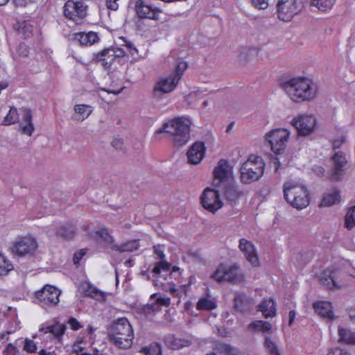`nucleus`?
I'll return each mask as SVG.
<instances>
[{
    "instance_id": "obj_58",
    "label": "nucleus",
    "mask_w": 355,
    "mask_h": 355,
    "mask_svg": "<svg viewBox=\"0 0 355 355\" xmlns=\"http://www.w3.org/2000/svg\"><path fill=\"white\" fill-rule=\"evenodd\" d=\"M5 352L6 355H17L18 350L13 344L9 343L5 349Z\"/></svg>"
},
{
    "instance_id": "obj_53",
    "label": "nucleus",
    "mask_w": 355,
    "mask_h": 355,
    "mask_svg": "<svg viewBox=\"0 0 355 355\" xmlns=\"http://www.w3.org/2000/svg\"><path fill=\"white\" fill-rule=\"evenodd\" d=\"M252 5L259 10H265L268 6V0H250Z\"/></svg>"
},
{
    "instance_id": "obj_12",
    "label": "nucleus",
    "mask_w": 355,
    "mask_h": 355,
    "mask_svg": "<svg viewBox=\"0 0 355 355\" xmlns=\"http://www.w3.org/2000/svg\"><path fill=\"white\" fill-rule=\"evenodd\" d=\"M60 294L61 291L56 287L46 285L42 289L35 293V297L40 306L47 309L48 307L55 306L59 303Z\"/></svg>"
},
{
    "instance_id": "obj_1",
    "label": "nucleus",
    "mask_w": 355,
    "mask_h": 355,
    "mask_svg": "<svg viewBox=\"0 0 355 355\" xmlns=\"http://www.w3.org/2000/svg\"><path fill=\"white\" fill-rule=\"evenodd\" d=\"M282 87L289 98L295 103L313 100L318 94V87L312 79L298 76L284 81Z\"/></svg>"
},
{
    "instance_id": "obj_48",
    "label": "nucleus",
    "mask_w": 355,
    "mask_h": 355,
    "mask_svg": "<svg viewBox=\"0 0 355 355\" xmlns=\"http://www.w3.org/2000/svg\"><path fill=\"white\" fill-rule=\"evenodd\" d=\"M86 343L84 342L83 338H78L77 340L73 345L72 349L74 352L77 354L87 355L86 352H84Z\"/></svg>"
},
{
    "instance_id": "obj_34",
    "label": "nucleus",
    "mask_w": 355,
    "mask_h": 355,
    "mask_svg": "<svg viewBox=\"0 0 355 355\" xmlns=\"http://www.w3.org/2000/svg\"><path fill=\"white\" fill-rule=\"evenodd\" d=\"M76 233V227L73 223L60 225L56 227V234L60 237L72 238Z\"/></svg>"
},
{
    "instance_id": "obj_54",
    "label": "nucleus",
    "mask_w": 355,
    "mask_h": 355,
    "mask_svg": "<svg viewBox=\"0 0 355 355\" xmlns=\"http://www.w3.org/2000/svg\"><path fill=\"white\" fill-rule=\"evenodd\" d=\"M220 349L225 355H236V351L234 348L227 344L220 345Z\"/></svg>"
},
{
    "instance_id": "obj_44",
    "label": "nucleus",
    "mask_w": 355,
    "mask_h": 355,
    "mask_svg": "<svg viewBox=\"0 0 355 355\" xmlns=\"http://www.w3.org/2000/svg\"><path fill=\"white\" fill-rule=\"evenodd\" d=\"M140 352L144 355H161L162 349L159 344L152 343L148 347L141 348Z\"/></svg>"
},
{
    "instance_id": "obj_25",
    "label": "nucleus",
    "mask_w": 355,
    "mask_h": 355,
    "mask_svg": "<svg viewBox=\"0 0 355 355\" xmlns=\"http://www.w3.org/2000/svg\"><path fill=\"white\" fill-rule=\"evenodd\" d=\"M82 229L84 232L87 233V234L91 236L92 238H94L98 241H102L107 244L112 243V237L108 233L107 229L105 228L99 227L94 232H92L89 231V225L87 224H85L83 225Z\"/></svg>"
},
{
    "instance_id": "obj_39",
    "label": "nucleus",
    "mask_w": 355,
    "mask_h": 355,
    "mask_svg": "<svg viewBox=\"0 0 355 355\" xmlns=\"http://www.w3.org/2000/svg\"><path fill=\"white\" fill-rule=\"evenodd\" d=\"M345 227L350 230L355 227V205L348 208L345 216Z\"/></svg>"
},
{
    "instance_id": "obj_26",
    "label": "nucleus",
    "mask_w": 355,
    "mask_h": 355,
    "mask_svg": "<svg viewBox=\"0 0 355 355\" xmlns=\"http://www.w3.org/2000/svg\"><path fill=\"white\" fill-rule=\"evenodd\" d=\"M259 53V49L256 46H243L239 49V59L242 63H246L256 59Z\"/></svg>"
},
{
    "instance_id": "obj_59",
    "label": "nucleus",
    "mask_w": 355,
    "mask_h": 355,
    "mask_svg": "<svg viewBox=\"0 0 355 355\" xmlns=\"http://www.w3.org/2000/svg\"><path fill=\"white\" fill-rule=\"evenodd\" d=\"M68 324L70 326L71 329L74 331H77L82 327L80 322L74 318H69Z\"/></svg>"
},
{
    "instance_id": "obj_47",
    "label": "nucleus",
    "mask_w": 355,
    "mask_h": 355,
    "mask_svg": "<svg viewBox=\"0 0 355 355\" xmlns=\"http://www.w3.org/2000/svg\"><path fill=\"white\" fill-rule=\"evenodd\" d=\"M264 345L270 355H280L275 342L270 337L265 338Z\"/></svg>"
},
{
    "instance_id": "obj_4",
    "label": "nucleus",
    "mask_w": 355,
    "mask_h": 355,
    "mask_svg": "<svg viewBox=\"0 0 355 355\" xmlns=\"http://www.w3.org/2000/svg\"><path fill=\"white\" fill-rule=\"evenodd\" d=\"M171 265L168 262H163L152 270L154 284L162 290L170 292L173 296L180 298L186 295V286L175 288L171 282Z\"/></svg>"
},
{
    "instance_id": "obj_63",
    "label": "nucleus",
    "mask_w": 355,
    "mask_h": 355,
    "mask_svg": "<svg viewBox=\"0 0 355 355\" xmlns=\"http://www.w3.org/2000/svg\"><path fill=\"white\" fill-rule=\"evenodd\" d=\"M11 1L15 6L21 7L25 6L30 1V0H11Z\"/></svg>"
},
{
    "instance_id": "obj_33",
    "label": "nucleus",
    "mask_w": 355,
    "mask_h": 355,
    "mask_svg": "<svg viewBox=\"0 0 355 355\" xmlns=\"http://www.w3.org/2000/svg\"><path fill=\"white\" fill-rule=\"evenodd\" d=\"M338 333L339 342L348 345H355V331L339 327Z\"/></svg>"
},
{
    "instance_id": "obj_60",
    "label": "nucleus",
    "mask_w": 355,
    "mask_h": 355,
    "mask_svg": "<svg viewBox=\"0 0 355 355\" xmlns=\"http://www.w3.org/2000/svg\"><path fill=\"white\" fill-rule=\"evenodd\" d=\"M119 0H106L105 3L107 8L112 10H116L119 8Z\"/></svg>"
},
{
    "instance_id": "obj_51",
    "label": "nucleus",
    "mask_w": 355,
    "mask_h": 355,
    "mask_svg": "<svg viewBox=\"0 0 355 355\" xmlns=\"http://www.w3.org/2000/svg\"><path fill=\"white\" fill-rule=\"evenodd\" d=\"M154 252H155V254L157 256V257L160 259V261L159 263H156V265L154 266L153 269L156 266L162 263L163 262H166L164 260L165 255L164 253V247L163 246L159 245L154 246Z\"/></svg>"
},
{
    "instance_id": "obj_16",
    "label": "nucleus",
    "mask_w": 355,
    "mask_h": 355,
    "mask_svg": "<svg viewBox=\"0 0 355 355\" xmlns=\"http://www.w3.org/2000/svg\"><path fill=\"white\" fill-rule=\"evenodd\" d=\"M125 55V50L117 46H112L104 49L98 53L96 58L102 62L105 68H109L114 62L116 58H121Z\"/></svg>"
},
{
    "instance_id": "obj_40",
    "label": "nucleus",
    "mask_w": 355,
    "mask_h": 355,
    "mask_svg": "<svg viewBox=\"0 0 355 355\" xmlns=\"http://www.w3.org/2000/svg\"><path fill=\"white\" fill-rule=\"evenodd\" d=\"M33 26L31 22L24 21L19 24L18 31L24 38L30 37L33 34Z\"/></svg>"
},
{
    "instance_id": "obj_56",
    "label": "nucleus",
    "mask_w": 355,
    "mask_h": 355,
    "mask_svg": "<svg viewBox=\"0 0 355 355\" xmlns=\"http://www.w3.org/2000/svg\"><path fill=\"white\" fill-rule=\"evenodd\" d=\"M87 249H81L80 250L76 252L73 254V262L74 264L78 265L81 260V259L86 254Z\"/></svg>"
},
{
    "instance_id": "obj_52",
    "label": "nucleus",
    "mask_w": 355,
    "mask_h": 355,
    "mask_svg": "<svg viewBox=\"0 0 355 355\" xmlns=\"http://www.w3.org/2000/svg\"><path fill=\"white\" fill-rule=\"evenodd\" d=\"M17 54L21 58L28 56L29 53V49L26 44L24 43H20L17 47Z\"/></svg>"
},
{
    "instance_id": "obj_42",
    "label": "nucleus",
    "mask_w": 355,
    "mask_h": 355,
    "mask_svg": "<svg viewBox=\"0 0 355 355\" xmlns=\"http://www.w3.org/2000/svg\"><path fill=\"white\" fill-rule=\"evenodd\" d=\"M335 2L336 0H311L312 6L317 7L319 10L322 11L330 9Z\"/></svg>"
},
{
    "instance_id": "obj_11",
    "label": "nucleus",
    "mask_w": 355,
    "mask_h": 355,
    "mask_svg": "<svg viewBox=\"0 0 355 355\" xmlns=\"http://www.w3.org/2000/svg\"><path fill=\"white\" fill-rule=\"evenodd\" d=\"M291 124L297 129L300 135L306 136L314 132L317 121L313 114L301 113L292 119Z\"/></svg>"
},
{
    "instance_id": "obj_41",
    "label": "nucleus",
    "mask_w": 355,
    "mask_h": 355,
    "mask_svg": "<svg viewBox=\"0 0 355 355\" xmlns=\"http://www.w3.org/2000/svg\"><path fill=\"white\" fill-rule=\"evenodd\" d=\"M12 269V263L0 252V275H6Z\"/></svg>"
},
{
    "instance_id": "obj_64",
    "label": "nucleus",
    "mask_w": 355,
    "mask_h": 355,
    "mask_svg": "<svg viewBox=\"0 0 355 355\" xmlns=\"http://www.w3.org/2000/svg\"><path fill=\"white\" fill-rule=\"evenodd\" d=\"M39 355H57L54 351H47L46 349H41L38 352Z\"/></svg>"
},
{
    "instance_id": "obj_55",
    "label": "nucleus",
    "mask_w": 355,
    "mask_h": 355,
    "mask_svg": "<svg viewBox=\"0 0 355 355\" xmlns=\"http://www.w3.org/2000/svg\"><path fill=\"white\" fill-rule=\"evenodd\" d=\"M123 46L126 49V51H128L131 54V55L135 56L136 54H138L137 49L131 42L125 40H123Z\"/></svg>"
},
{
    "instance_id": "obj_7",
    "label": "nucleus",
    "mask_w": 355,
    "mask_h": 355,
    "mask_svg": "<svg viewBox=\"0 0 355 355\" xmlns=\"http://www.w3.org/2000/svg\"><path fill=\"white\" fill-rule=\"evenodd\" d=\"M211 277L218 282H230L234 284H241L245 282L244 274L237 264L227 266L220 264Z\"/></svg>"
},
{
    "instance_id": "obj_45",
    "label": "nucleus",
    "mask_w": 355,
    "mask_h": 355,
    "mask_svg": "<svg viewBox=\"0 0 355 355\" xmlns=\"http://www.w3.org/2000/svg\"><path fill=\"white\" fill-rule=\"evenodd\" d=\"M151 299H155L157 307L153 308L155 310L159 309V306H168L171 304V299L166 295H158L157 293L152 294Z\"/></svg>"
},
{
    "instance_id": "obj_2",
    "label": "nucleus",
    "mask_w": 355,
    "mask_h": 355,
    "mask_svg": "<svg viewBox=\"0 0 355 355\" xmlns=\"http://www.w3.org/2000/svg\"><path fill=\"white\" fill-rule=\"evenodd\" d=\"M191 124L192 122L188 117H177L163 124L157 132L169 133L172 136L171 139L174 145L180 147L185 145L190 139Z\"/></svg>"
},
{
    "instance_id": "obj_5",
    "label": "nucleus",
    "mask_w": 355,
    "mask_h": 355,
    "mask_svg": "<svg viewBox=\"0 0 355 355\" xmlns=\"http://www.w3.org/2000/svg\"><path fill=\"white\" fill-rule=\"evenodd\" d=\"M263 159L257 155H250L239 168L240 181L245 184L257 182L263 175L265 170Z\"/></svg>"
},
{
    "instance_id": "obj_32",
    "label": "nucleus",
    "mask_w": 355,
    "mask_h": 355,
    "mask_svg": "<svg viewBox=\"0 0 355 355\" xmlns=\"http://www.w3.org/2000/svg\"><path fill=\"white\" fill-rule=\"evenodd\" d=\"M248 329L251 332L270 333L272 331V324L267 321L256 320L249 324Z\"/></svg>"
},
{
    "instance_id": "obj_20",
    "label": "nucleus",
    "mask_w": 355,
    "mask_h": 355,
    "mask_svg": "<svg viewBox=\"0 0 355 355\" xmlns=\"http://www.w3.org/2000/svg\"><path fill=\"white\" fill-rule=\"evenodd\" d=\"M205 150L206 148L204 142L197 141L193 144L187 153L189 163L192 164H199L205 157Z\"/></svg>"
},
{
    "instance_id": "obj_46",
    "label": "nucleus",
    "mask_w": 355,
    "mask_h": 355,
    "mask_svg": "<svg viewBox=\"0 0 355 355\" xmlns=\"http://www.w3.org/2000/svg\"><path fill=\"white\" fill-rule=\"evenodd\" d=\"M88 290L85 291V295H89L97 300H105V293L101 291H99L95 287L90 285H87Z\"/></svg>"
},
{
    "instance_id": "obj_9",
    "label": "nucleus",
    "mask_w": 355,
    "mask_h": 355,
    "mask_svg": "<svg viewBox=\"0 0 355 355\" xmlns=\"http://www.w3.org/2000/svg\"><path fill=\"white\" fill-rule=\"evenodd\" d=\"M291 132L286 128L273 129L265 135V139L275 154H281L286 147Z\"/></svg>"
},
{
    "instance_id": "obj_57",
    "label": "nucleus",
    "mask_w": 355,
    "mask_h": 355,
    "mask_svg": "<svg viewBox=\"0 0 355 355\" xmlns=\"http://www.w3.org/2000/svg\"><path fill=\"white\" fill-rule=\"evenodd\" d=\"M327 355H350L347 351L338 347L330 349Z\"/></svg>"
},
{
    "instance_id": "obj_43",
    "label": "nucleus",
    "mask_w": 355,
    "mask_h": 355,
    "mask_svg": "<svg viewBox=\"0 0 355 355\" xmlns=\"http://www.w3.org/2000/svg\"><path fill=\"white\" fill-rule=\"evenodd\" d=\"M19 114L18 113L17 110L15 107H11L9 112L5 116L3 124L8 125L15 123L19 121Z\"/></svg>"
},
{
    "instance_id": "obj_28",
    "label": "nucleus",
    "mask_w": 355,
    "mask_h": 355,
    "mask_svg": "<svg viewBox=\"0 0 355 355\" xmlns=\"http://www.w3.org/2000/svg\"><path fill=\"white\" fill-rule=\"evenodd\" d=\"M74 40L78 41L80 45L91 46L97 42L99 38L96 32L89 31L88 33L79 32L75 33Z\"/></svg>"
},
{
    "instance_id": "obj_27",
    "label": "nucleus",
    "mask_w": 355,
    "mask_h": 355,
    "mask_svg": "<svg viewBox=\"0 0 355 355\" xmlns=\"http://www.w3.org/2000/svg\"><path fill=\"white\" fill-rule=\"evenodd\" d=\"M315 311L323 318L332 319L334 318L331 303L327 301H318L313 304Z\"/></svg>"
},
{
    "instance_id": "obj_14",
    "label": "nucleus",
    "mask_w": 355,
    "mask_h": 355,
    "mask_svg": "<svg viewBox=\"0 0 355 355\" xmlns=\"http://www.w3.org/2000/svg\"><path fill=\"white\" fill-rule=\"evenodd\" d=\"M214 184L219 187L226 184L233 178V167L230 162L224 159H220L214 171Z\"/></svg>"
},
{
    "instance_id": "obj_61",
    "label": "nucleus",
    "mask_w": 355,
    "mask_h": 355,
    "mask_svg": "<svg viewBox=\"0 0 355 355\" xmlns=\"http://www.w3.org/2000/svg\"><path fill=\"white\" fill-rule=\"evenodd\" d=\"M112 144L116 149L120 150L122 148L123 145V140L120 138H116L113 139Z\"/></svg>"
},
{
    "instance_id": "obj_3",
    "label": "nucleus",
    "mask_w": 355,
    "mask_h": 355,
    "mask_svg": "<svg viewBox=\"0 0 355 355\" xmlns=\"http://www.w3.org/2000/svg\"><path fill=\"white\" fill-rule=\"evenodd\" d=\"M110 342L121 349L130 348L132 345L134 332L131 324L125 318L116 319L108 329Z\"/></svg>"
},
{
    "instance_id": "obj_17",
    "label": "nucleus",
    "mask_w": 355,
    "mask_h": 355,
    "mask_svg": "<svg viewBox=\"0 0 355 355\" xmlns=\"http://www.w3.org/2000/svg\"><path fill=\"white\" fill-rule=\"evenodd\" d=\"M239 248L244 254L246 260L253 266H259V259L254 245L245 239L239 240Z\"/></svg>"
},
{
    "instance_id": "obj_6",
    "label": "nucleus",
    "mask_w": 355,
    "mask_h": 355,
    "mask_svg": "<svg viewBox=\"0 0 355 355\" xmlns=\"http://www.w3.org/2000/svg\"><path fill=\"white\" fill-rule=\"evenodd\" d=\"M286 200L294 208L302 209L309 204V191L305 186L295 180H289L284 185Z\"/></svg>"
},
{
    "instance_id": "obj_13",
    "label": "nucleus",
    "mask_w": 355,
    "mask_h": 355,
    "mask_svg": "<svg viewBox=\"0 0 355 355\" xmlns=\"http://www.w3.org/2000/svg\"><path fill=\"white\" fill-rule=\"evenodd\" d=\"M87 6L82 1H67L64 6V16L76 24H81L86 17Z\"/></svg>"
},
{
    "instance_id": "obj_30",
    "label": "nucleus",
    "mask_w": 355,
    "mask_h": 355,
    "mask_svg": "<svg viewBox=\"0 0 355 355\" xmlns=\"http://www.w3.org/2000/svg\"><path fill=\"white\" fill-rule=\"evenodd\" d=\"M259 310L265 318L274 317L276 315V304L273 299H263L259 305Z\"/></svg>"
},
{
    "instance_id": "obj_8",
    "label": "nucleus",
    "mask_w": 355,
    "mask_h": 355,
    "mask_svg": "<svg viewBox=\"0 0 355 355\" xmlns=\"http://www.w3.org/2000/svg\"><path fill=\"white\" fill-rule=\"evenodd\" d=\"M307 0H279L277 3L278 18L284 21H291L304 9Z\"/></svg>"
},
{
    "instance_id": "obj_29",
    "label": "nucleus",
    "mask_w": 355,
    "mask_h": 355,
    "mask_svg": "<svg viewBox=\"0 0 355 355\" xmlns=\"http://www.w3.org/2000/svg\"><path fill=\"white\" fill-rule=\"evenodd\" d=\"M166 345L172 349H180L191 345V340L168 335L164 338Z\"/></svg>"
},
{
    "instance_id": "obj_36",
    "label": "nucleus",
    "mask_w": 355,
    "mask_h": 355,
    "mask_svg": "<svg viewBox=\"0 0 355 355\" xmlns=\"http://www.w3.org/2000/svg\"><path fill=\"white\" fill-rule=\"evenodd\" d=\"M92 107L90 105L80 104L74 106V111L78 115L76 119L79 121H83L88 118L92 112Z\"/></svg>"
},
{
    "instance_id": "obj_21",
    "label": "nucleus",
    "mask_w": 355,
    "mask_h": 355,
    "mask_svg": "<svg viewBox=\"0 0 355 355\" xmlns=\"http://www.w3.org/2000/svg\"><path fill=\"white\" fill-rule=\"evenodd\" d=\"M178 82V76H173L172 74L162 77L155 84L154 92L162 94L169 93L176 87Z\"/></svg>"
},
{
    "instance_id": "obj_37",
    "label": "nucleus",
    "mask_w": 355,
    "mask_h": 355,
    "mask_svg": "<svg viewBox=\"0 0 355 355\" xmlns=\"http://www.w3.org/2000/svg\"><path fill=\"white\" fill-rule=\"evenodd\" d=\"M340 199V196L339 192L336 190H334L324 195L320 205L323 207H330L338 203Z\"/></svg>"
},
{
    "instance_id": "obj_50",
    "label": "nucleus",
    "mask_w": 355,
    "mask_h": 355,
    "mask_svg": "<svg viewBox=\"0 0 355 355\" xmlns=\"http://www.w3.org/2000/svg\"><path fill=\"white\" fill-rule=\"evenodd\" d=\"M36 343L31 339L26 338L24 341V350L28 353H34L37 351Z\"/></svg>"
},
{
    "instance_id": "obj_19",
    "label": "nucleus",
    "mask_w": 355,
    "mask_h": 355,
    "mask_svg": "<svg viewBox=\"0 0 355 355\" xmlns=\"http://www.w3.org/2000/svg\"><path fill=\"white\" fill-rule=\"evenodd\" d=\"M135 10L140 18H149L155 19L157 18V12L159 9L157 7H153L152 6L146 3L144 0H137L135 3Z\"/></svg>"
},
{
    "instance_id": "obj_31",
    "label": "nucleus",
    "mask_w": 355,
    "mask_h": 355,
    "mask_svg": "<svg viewBox=\"0 0 355 355\" xmlns=\"http://www.w3.org/2000/svg\"><path fill=\"white\" fill-rule=\"evenodd\" d=\"M216 307V299L209 295L201 297L196 304V309L199 311H211Z\"/></svg>"
},
{
    "instance_id": "obj_62",
    "label": "nucleus",
    "mask_w": 355,
    "mask_h": 355,
    "mask_svg": "<svg viewBox=\"0 0 355 355\" xmlns=\"http://www.w3.org/2000/svg\"><path fill=\"white\" fill-rule=\"evenodd\" d=\"M345 139H346L345 137L342 135L340 137V138L334 140L333 142L334 148H338L342 145V144L345 141Z\"/></svg>"
},
{
    "instance_id": "obj_10",
    "label": "nucleus",
    "mask_w": 355,
    "mask_h": 355,
    "mask_svg": "<svg viewBox=\"0 0 355 355\" xmlns=\"http://www.w3.org/2000/svg\"><path fill=\"white\" fill-rule=\"evenodd\" d=\"M38 248L35 237L30 234L17 236L12 243V251L19 256L32 255Z\"/></svg>"
},
{
    "instance_id": "obj_23",
    "label": "nucleus",
    "mask_w": 355,
    "mask_h": 355,
    "mask_svg": "<svg viewBox=\"0 0 355 355\" xmlns=\"http://www.w3.org/2000/svg\"><path fill=\"white\" fill-rule=\"evenodd\" d=\"M334 166L331 169V178L340 180L343 176L344 166L347 163L345 156L341 151L335 153L333 156Z\"/></svg>"
},
{
    "instance_id": "obj_24",
    "label": "nucleus",
    "mask_w": 355,
    "mask_h": 355,
    "mask_svg": "<svg viewBox=\"0 0 355 355\" xmlns=\"http://www.w3.org/2000/svg\"><path fill=\"white\" fill-rule=\"evenodd\" d=\"M20 112L21 121L19 125V130L24 135L31 136L35 130L31 110L28 108H22Z\"/></svg>"
},
{
    "instance_id": "obj_49",
    "label": "nucleus",
    "mask_w": 355,
    "mask_h": 355,
    "mask_svg": "<svg viewBox=\"0 0 355 355\" xmlns=\"http://www.w3.org/2000/svg\"><path fill=\"white\" fill-rule=\"evenodd\" d=\"M187 68V64L185 62H179L175 67V71L171 73L173 76H178V80H180L182 75Z\"/></svg>"
},
{
    "instance_id": "obj_18",
    "label": "nucleus",
    "mask_w": 355,
    "mask_h": 355,
    "mask_svg": "<svg viewBox=\"0 0 355 355\" xmlns=\"http://www.w3.org/2000/svg\"><path fill=\"white\" fill-rule=\"evenodd\" d=\"M66 326L60 322H45L40 326L39 331L44 334H49L53 339L57 340L60 343L61 339L65 332Z\"/></svg>"
},
{
    "instance_id": "obj_38",
    "label": "nucleus",
    "mask_w": 355,
    "mask_h": 355,
    "mask_svg": "<svg viewBox=\"0 0 355 355\" xmlns=\"http://www.w3.org/2000/svg\"><path fill=\"white\" fill-rule=\"evenodd\" d=\"M139 247V243L137 240L128 241L122 245H114L112 249L119 252H132L136 250Z\"/></svg>"
},
{
    "instance_id": "obj_15",
    "label": "nucleus",
    "mask_w": 355,
    "mask_h": 355,
    "mask_svg": "<svg viewBox=\"0 0 355 355\" xmlns=\"http://www.w3.org/2000/svg\"><path fill=\"white\" fill-rule=\"evenodd\" d=\"M200 200L202 207L211 212L216 211L223 206L218 191L210 188L204 190Z\"/></svg>"
},
{
    "instance_id": "obj_22",
    "label": "nucleus",
    "mask_w": 355,
    "mask_h": 355,
    "mask_svg": "<svg viewBox=\"0 0 355 355\" xmlns=\"http://www.w3.org/2000/svg\"><path fill=\"white\" fill-rule=\"evenodd\" d=\"M339 275L340 271L333 267L329 268L322 272L320 277V281L327 288H338L340 286L338 281Z\"/></svg>"
},
{
    "instance_id": "obj_35",
    "label": "nucleus",
    "mask_w": 355,
    "mask_h": 355,
    "mask_svg": "<svg viewBox=\"0 0 355 355\" xmlns=\"http://www.w3.org/2000/svg\"><path fill=\"white\" fill-rule=\"evenodd\" d=\"M251 300L242 293H238L234 297V306L239 311H244L249 308Z\"/></svg>"
}]
</instances>
